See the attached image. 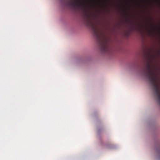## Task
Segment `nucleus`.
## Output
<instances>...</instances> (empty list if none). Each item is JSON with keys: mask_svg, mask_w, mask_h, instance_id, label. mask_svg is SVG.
Returning a JSON list of instances; mask_svg holds the SVG:
<instances>
[{"mask_svg": "<svg viewBox=\"0 0 160 160\" xmlns=\"http://www.w3.org/2000/svg\"><path fill=\"white\" fill-rule=\"evenodd\" d=\"M85 24L92 30L101 51L103 53H110L112 51L111 40L110 37L91 21L87 13H85Z\"/></svg>", "mask_w": 160, "mask_h": 160, "instance_id": "f257e3e1", "label": "nucleus"}, {"mask_svg": "<svg viewBox=\"0 0 160 160\" xmlns=\"http://www.w3.org/2000/svg\"><path fill=\"white\" fill-rule=\"evenodd\" d=\"M147 58V63L144 69L145 76L149 80L157 102L160 106V80L158 73L152 67L153 54L149 53Z\"/></svg>", "mask_w": 160, "mask_h": 160, "instance_id": "f03ea898", "label": "nucleus"}, {"mask_svg": "<svg viewBox=\"0 0 160 160\" xmlns=\"http://www.w3.org/2000/svg\"><path fill=\"white\" fill-rule=\"evenodd\" d=\"M68 4L73 9H76L78 7H80L86 10L87 6L85 3V1L82 2L79 0H74L73 1H69L68 2Z\"/></svg>", "mask_w": 160, "mask_h": 160, "instance_id": "7ed1b4c3", "label": "nucleus"}, {"mask_svg": "<svg viewBox=\"0 0 160 160\" xmlns=\"http://www.w3.org/2000/svg\"><path fill=\"white\" fill-rule=\"evenodd\" d=\"M152 28H153V25H152ZM154 32V30L153 28H152V29H148V32L149 34L150 35H152Z\"/></svg>", "mask_w": 160, "mask_h": 160, "instance_id": "20e7f679", "label": "nucleus"}]
</instances>
